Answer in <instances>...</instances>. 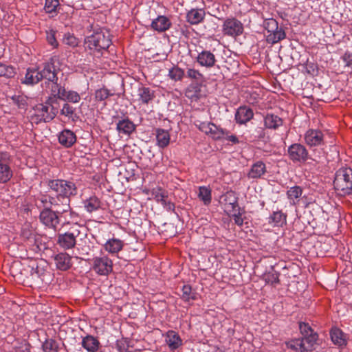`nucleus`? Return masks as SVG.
Listing matches in <instances>:
<instances>
[{
  "label": "nucleus",
  "instance_id": "obj_57",
  "mask_svg": "<svg viewBox=\"0 0 352 352\" xmlns=\"http://www.w3.org/2000/svg\"><path fill=\"white\" fill-rule=\"evenodd\" d=\"M12 100L14 104H16L19 108H24L25 102L21 99L20 96H14L12 98Z\"/></svg>",
  "mask_w": 352,
  "mask_h": 352
},
{
  "label": "nucleus",
  "instance_id": "obj_20",
  "mask_svg": "<svg viewBox=\"0 0 352 352\" xmlns=\"http://www.w3.org/2000/svg\"><path fill=\"white\" fill-rule=\"evenodd\" d=\"M170 20L166 16H158L151 23V28L159 32H163L168 30L171 26Z\"/></svg>",
  "mask_w": 352,
  "mask_h": 352
},
{
  "label": "nucleus",
  "instance_id": "obj_24",
  "mask_svg": "<svg viewBox=\"0 0 352 352\" xmlns=\"http://www.w3.org/2000/svg\"><path fill=\"white\" fill-rule=\"evenodd\" d=\"M56 267L60 270H67L72 266V257L67 253H59L54 256Z\"/></svg>",
  "mask_w": 352,
  "mask_h": 352
},
{
  "label": "nucleus",
  "instance_id": "obj_14",
  "mask_svg": "<svg viewBox=\"0 0 352 352\" xmlns=\"http://www.w3.org/2000/svg\"><path fill=\"white\" fill-rule=\"evenodd\" d=\"M70 199L66 197H54L52 206L54 208V212L58 214L66 213L70 210Z\"/></svg>",
  "mask_w": 352,
  "mask_h": 352
},
{
  "label": "nucleus",
  "instance_id": "obj_45",
  "mask_svg": "<svg viewBox=\"0 0 352 352\" xmlns=\"http://www.w3.org/2000/svg\"><path fill=\"white\" fill-rule=\"evenodd\" d=\"M331 338L333 342L339 346H342L345 344V340L343 338L342 332L336 329L331 332Z\"/></svg>",
  "mask_w": 352,
  "mask_h": 352
},
{
  "label": "nucleus",
  "instance_id": "obj_18",
  "mask_svg": "<svg viewBox=\"0 0 352 352\" xmlns=\"http://www.w3.org/2000/svg\"><path fill=\"white\" fill-rule=\"evenodd\" d=\"M6 157L7 154L0 153V183L2 184L8 182L12 177V171L10 167L3 162Z\"/></svg>",
  "mask_w": 352,
  "mask_h": 352
},
{
  "label": "nucleus",
  "instance_id": "obj_48",
  "mask_svg": "<svg viewBox=\"0 0 352 352\" xmlns=\"http://www.w3.org/2000/svg\"><path fill=\"white\" fill-rule=\"evenodd\" d=\"M153 195H154L155 200L162 204H165L166 201L168 199V192L161 188L155 189Z\"/></svg>",
  "mask_w": 352,
  "mask_h": 352
},
{
  "label": "nucleus",
  "instance_id": "obj_43",
  "mask_svg": "<svg viewBox=\"0 0 352 352\" xmlns=\"http://www.w3.org/2000/svg\"><path fill=\"white\" fill-rule=\"evenodd\" d=\"M114 94L111 93L110 91L104 87L97 89L94 94V98L96 101L102 102L104 101L111 96Z\"/></svg>",
  "mask_w": 352,
  "mask_h": 352
},
{
  "label": "nucleus",
  "instance_id": "obj_25",
  "mask_svg": "<svg viewBox=\"0 0 352 352\" xmlns=\"http://www.w3.org/2000/svg\"><path fill=\"white\" fill-rule=\"evenodd\" d=\"M39 74L40 72L38 69L28 68L24 78L21 80V83L27 85L37 84L41 80V77Z\"/></svg>",
  "mask_w": 352,
  "mask_h": 352
},
{
  "label": "nucleus",
  "instance_id": "obj_33",
  "mask_svg": "<svg viewBox=\"0 0 352 352\" xmlns=\"http://www.w3.org/2000/svg\"><path fill=\"white\" fill-rule=\"evenodd\" d=\"M287 215L282 211H275L269 217V223L274 226H282L286 223Z\"/></svg>",
  "mask_w": 352,
  "mask_h": 352
},
{
  "label": "nucleus",
  "instance_id": "obj_6",
  "mask_svg": "<svg viewBox=\"0 0 352 352\" xmlns=\"http://www.w3.org/2000/svg\"><path fill=\"white\" fill-rule=\"evenodd\" d=\"M287 154L289 160L294 163H303L310 159L305 146L299 143L290 145L287 149Z\"/></svg>",
  "mask_w": 352,
  "mask_h": 352
},
{
  "label": "nucleus",
  "instance_id": "obj_56",
  "mask_svg": "<svg viewBox=\"0 0 352 352\" xmlns=\"http://www.w3.org/2000/svg\"><path fill=\"white\" fill-rule=\"evenodd\" d=\"M241 209L239 210H236V212H233L232 214L234 223L239 226H241L243 223V219L241 218Z\"/></svg>",
  "mask_w": 352,
  "mask_h": 352
},
{
  "label": "nucleus",
  "instance_id": "obj_9",
  "mask_svg": "<svg viewBox=\"0 0 352 352\" xmlns=\"http://www.w3.org/2000/svg\"><path fill=\"white\" fill-rule=\"evenodd\" d=\"M93 270L100 275H108L113 270L112 261L107 256L96 257L93 261Z\"/></svg>",
  "mask_w": 352,
  "mask_h": 352
},
{
  "label": "nucleus",
  "instance_id": "obj_21",
  "mask_svg": "<svg viewBox=\"0 0 352 352\" xmlns=\"http://www.w3.org/2000/svg\"><path fill=\"white\" fill-rule=\"evenodd\" d=\"M82 347L88 352H97L101 346L100 341L97 338L87 335L82 340Z\"/></svg>",
  "mask_w": 352,
  "mask_h": 352
},
{
  "label": "nucleus",
  "instance_id": "obj_54",
  "mask_svg": "<svg viewBox=\"0 0 352 352\" xmlns=\"http://www.w3.org/2000/svg\"><path fill=\"white\" fill-rule=\"evenodd\" d=\"M287 348L300 351V338L289 340L286 342Z\"/></svg>",
  "mask_w": 352,
  "mask_h": 352
},
{
  "label": "nucleus",
  "instance_id": "obj_1",
  "mask_svg": "<svg viewBox=\"0 0 352 352\" xmlns=\"http://www.w3.org/2000/svg\"><path fill=\"white\" fill-rule=\"evenodd\" d=\"M109 32L104 28H98L94 33L85 38V47L95 52L106 50L111 44Z\"/></svg>",
  "mask_w": 352,
  "mask_h": 352
},
{
  "label": "nucleus",
  "instance_id": "obj_36",
  "mask_svg": "<svg viewBox=\"0 0 352 352\" xmlns=\"http://www.w3.org/2000/svg\"><path fill=\"white\" fill-rule=\"evenodd\" d=\"M58 6V0H45L44 10L46 13L51 14V16L53 17L59 12Z\"/></svg>",
  "mask_w": 352,
  "mask_h": 352
},
{
  "label": "nucleus",
  "instance_id": "obj_58",
  "mask_svg": "<svg viewBox=\"0 0 352 352\" xmlns=\"http://www.w3.org/2000/svg\"><path fill=\"white\" fill-rule=\"evenodd\" d=\"M47 40L51 45L54 47H56L58 45V42L56 41V39L55 38L54 32H52L47 34Z\"/></svg>",
  "mask_w": 352,
  "mask_h": 352
},
{
  "label": "nucleus",
  "instance_id": "obj_11",
  "mask_svg": "<svg viewBox=\"0 0 352 352\" xmlns=\"http://www.w3.org/2000/svg\"><path fill=\"white\" fill-rule=\"evenodd\" d=\"M40 221L50 228H55L59 223L58 214L51 208L43 209L40 212Z\"/></svg>",
  "mask_w": 352,
  "mask_h": 352
},
{
  "label": "nucleus",
  "instance_id": "obj_22",
  "mask_svg": "<svg viewBox=\"0 0 352 352\" xmlns=\"http://www.w3.org/2000/svg\"><path fill=\"white\" fill-rule=\"evenodd\" d=\"M45 87L50 89L51 96L50 97H54L56 100L61 99L64 96L65 87L61 86L58 82V80L45 81Z\"/></svg>",
  "mask_w": 352,
  "mask_h": 352
},
{
  "label": "nucleus",
  "instance_id": "obj_23",
  "mask_svg": "<svg viewBox=\"0 0 352 352\" xmlns=\"http://www.w3.org/2000/svg\"><path fill=\"white\" fill-rule=\"evenodd\" d=\"M266 172L265 164L262 161H257L252 165L247 176L249 179H258L264 175Z\"/></svg>",
  "mask_w": 352,
  "mask_h": 352
},
{
  "label": "nucleus",
  "instance_id": "obj_8",
  "mask_svg": "<svg viewBox=\"0 0 352 352\" xmlns=\"http://www.w3.org/2000/svg\"><path fill=\"white\" fill-rule=\"evenodd\" d=\"M56 61L57 58L53 57L44 63L43 69L39 71L41 80L44 79L46 81L58 80V74L60 69L55 65Z\"/></svg>",
  "mask_w": 352,
  "mask_h": 352
},
{
  "label": "nucleus",
  "instance_id": "obj_29",
  "mask_svg": "<svg viewBox=\"0 0 352 352\" xmlns=\"http://www.w3.org/2000/svg\"><path fill=\"white\" fill-rule=\"evenodd\" d=\"M166 342L171 350L177 349L182 344L179 336L173 331H168Z\"/></svg>",
  "mask_w": 352,
  "mask_h": 352
},
{
  "label": "nucleus",
  "instance_id": "obj_27",
  "mask_svg": "<svg viewBox=\"0 0 352 352\" xmlns=\"http://www.w3.org/2000/svg\"><path fill=\"white\" fill-rule=\"evenodd\" d=\"M283 120L276 115L267 113L264 118L265 128L276 130L283 125Z\"/></svg>",
  "mask_w": 352,
  "mask_h": 352
},
{
  "label": "nucleus",
  "instance_id": "obj_59",
  "mask_svg": "<svg viewBox=\"0 0 352 352\" xmlns=\"http://www.w3.org/2000/svg\"><path fill=\"white\" fill-rule=\"evenodd\" d=\"M22 236H23V237H24L27 239H30L33 238L34 233L32 231H31L30 230L23 229L22 231Z\"/></svg>",
  "mask_w": 352,
  "mask_h": 352
},
{
  "label": "nucleus",
  "instance_id": "obj_46",
  "mask_svg": "<svg viewBox=\"0 0 352 352\" xmlns=\"http://www.w3.org/2000/svg\"><path fill=\"white\" fill-rule=\"evenodd\" d=\"M279 273L272 270V272H269L265 273L263 275V279L265 281L271 285L279 283Z\"/></svg>",
  "mask_w": 352,
  "mask_h": 352
},
{
  "label": "nucleus",
  "instance_id": "obj_19",
  "mask_svg": "<svg viewBox=\"0 0 352 352\" xmlns=\"http://www.w3.org/2000/svg\"><path fill=\"white\" fill-rule=\"evenodd\" d=\"M318 340L317 333H311L310 335L303 336L300 338V352L311 351L314 349V345Z\"/></svg>",
  "mask_w": 352,
  "mask_h": 352
},
{
  "label": "nucleus",
  "instance_id": "obj_26",
  "mask_svg": "<svg viewBox=\"0 0 352 352\" xmlns=\"http://www.w3.org/2000/svg\"><path fill=\"white\" fill-rule=\"evenodd\" d=\"M155 135L157 140V145L161 148H164L167 147L170 143V134L167 130L163 129H156Z\"/></svg>",
  "mask_w": 352,
  "mask_h": 352
},
{
  "label": "nucleus",
  "instance_id": "obj_44",
  "mask_svg": "<svg viewBox=\"0 0 352 352\" xmlns=\"http://www.w3.org/2000/svg\"><path fill=\"white\" fill-rule=\"evenodd\" d=\"M64 96L60 100L68 101L69 102L77 103L80 100V96L78 93L74 91H66L65 89Z\"/></svg>",
  "mask_w": 352,
  "mask_h": 352
},
{
  "label": "nucleus",
  "instance_id": "obj_16",
  "mask_svg": "<svg viewBox=\"0 0 352 352\" xmlns=\"http://www.w3.org/2000/svg\"><path fill=\"white\" fill-rule=\"evenodd\" d=\"M197 61L201 66L211 68L214 66L216 58L210 51L203 50L198 54Z\"/></svg>",
  "mask_w": 352,
  "mask_h": 352
},
{
  "label": "nucleus",
  "instance_id": "obj_35",
  "mask_svg": "<svg viewBox=\"0 0 352 352\" xmlns=\"http://www.w3.org/2000/svg\"><path fill=\"white\" fill-rule=\"evenodd\" d=\"M138 96L141 102L148 104L154 98V93L148 87H140Z\"/></svg>",
  "mask_w": 352,
  "mask_h": 352
},
{
  "label": "nucleus",
  "instance_id": "obj_61",
  "mask_svg": "<svg viewBox=\"0 0 352 352\" xmlns=\"http://www.w3.org/2000/svg\"><path fill=\"white\" fill-rule=\"evenodd\" d=\"M166 210L170 211H173L175 210V205L173 203H172L170 201H168V199L166 201L165 204H162Z\"/></svg>",
  "mask_w": 352,
  "mask_h": 352
},
{
  "label": "nucleus",
  "instance_id": "obj_5",
  "mask_svg": "<svg viewBox=\"0 0 352 352\" xmlns=\"http://www.w3.org/2000/svg\"><path fill=\"white\" fill-rule=\"evenodd\" d=\"M80 229H83V228L78 224H74L68 231L58 234V244L65 250L74 248L76 244V239L81 234Z\"/></svg>",
  "mask_w": 352,
  "mask_h": 352
},
{
  "label": "nucleus",
  "instance_id": "obj_34",
  "mask_svg": "<svg viewBox=\"0 0 352 352\" xmlns=\"http://www.w3.org/2000/svg\"><path fill=\"white\" fill-rule=\"evenodd\" d=\"M286 34L285 31L278 27V30L274 32H270L266 35V41L269 43L275 44L280 41L283 40Z\"/></svg>",
  "mask_w": 352,
  "mask_h": 352
},
{
  "label": "nucleus",
  "instance_id": "obj_3",
  "mask_svg": "<svg viewBox=\"0 0 352 352\" xmlns=\"http://www.w3.org/2000/svg\"><path fill=\"white\" fill-rule=\"evenodd\" d=\"M35 111L41 120L49 122L54 119L58 113V102L54 97H48L43 104H38Z\"/></svg>",
  "mask_w": 352,
  "mask_h": 352
},
{
  "label": "nucleus",
  "instance_id": "obj_60",
  "mask_svg": "<svg viewBox=\"0 0 352 352\" xmlns=\"http://www.w3.org/2000/svg\"><path fill=\"white\" fill-rule=\"evenodd\" d=\"M256 133H257V135L256 136L257 138L261 140V139H263L265 137V129H263V128H258L256 130Z\"/></svg>",
  "mask_w": 352,
  "mask_h": 352
},
{
  "label": "nucleus",
  "instance_id": "obj_31",
  "mask_svg": "<svg viewBox=\"0 0 352 352\" xmlns=\"http://www.w3.org/2000/svg\"><path fill=\"white\" fill-rule=\"evenodd\" d=\"M205 16L204 10L200 9H192L187 13V21L190 24H198L204 19Z\"/></svg>",
  "mask_w": 352,
  "mask_h": 352
},
{
  "label": "nucleus",
  "instance_id": "obj_28",
  "mask_svg": "<svg viewBox=\"0 0 352 352\" xmlns=\"http://www.w3.org/2000/svg\"><path fill=\"white\" fill-rule=\"evenodd\" d=\"M117 130L120 133L130 135L135 129V125L129 119H123L117 124Z\"/></svg>",
  "mask_w": 352,
  "mask_h": 352
},
{
  "label": "nucleus",
  "instance_id": "obj_12",
  "mask_svg": "<svg viewBox=\"0 0 352 352\" xmlns=\"http://www.w3.org/2000/svg\"><path fill=\"white\" fill-rule=\"evenodd\" d=\"M221 203L223 204L225 210L231 213L240 210L238 204V197L233 191L227 192L221 197Z\"/></svg>",
  "mask_w": 352,
  "mask_h": 352
},
{
  "label": "nucleus",
  "instance_id": "obj_15",
  "mask_svg": "<svg viewBox=\"0 0 352 352\" xmlns=\"http://www.w3.org/2000/svg\"><path fill=\"white\" fill-rule=\"evenodd\" d=\"M58 142L65 148H70L76 142L77 138L76 134L71 130L64 129L58 136Z\"/></svg>",
  "mask_w": 352,
  "mask_h": 352
},
{
  "label": "nucleus",
  "instance_id": "obj_13",
  "mask_svg": "<svg viewBox=\"0 0 352 352\" xmlns=\"http://www.w3.org/2000/svg\"><path fill=\"white\" fill-rule=\"evenodd\" d=\"M305 140L310 146H320L324 144V135L319 130L309 129L305 135Z\"/></svg>",
  "mask_w": 352,
  "mask_h": 352
},
{
  "label": "nucleus",
  "instance_id": "obj_51",
  "mask_svg": "<svg viewBox=\"0 0 352 352\" xmlns=\"http://www.w3.org/2000/svg\"><path fill=\"white\" fill-rule=\"evenodd\" d=\"M264 27L267 32V34L270 32H274L278 30V22L273 19H270L265 21Z\"/></svg>",
  "mask_w": 352,
  "mask_h": 352
},
{
  "label": "nucleus",
  "instance_id": "obj_4",
  "mask_svg": "<svg viewBox=\"0 0 352 352\" xmlns=\"http://www.w3.org/2000/svg\"><path fill=\"white\" fill-rule=\"evenodd\" d=\"M48 186L59 197L69 198L77 194V188L72 182L64 179H52L48 182Z\"/></svg>",
  "mask_w": 352,
  "mask_h": 352
},
{
  "label": "nucleus",
  "instance_id": "obj_62",
  "mask_svg": "<svg viewBox=\"0 0 352 352\" xmlns=\"http://www.w3.org/2000/svg\"><path fill=\"white\" fill-rule=\"evenodd\" d=\"M228 140L234 144L239 143V140L236 135H230Z\"/></svg>",
  "mask_w": 352,
  "mask_h": 352
},
{
  "label": "nucleus",
  "instance_id": "obj_49",
  "mask_svg": "<svg viewBox=\"0 0 352 352\" xmlns=\"http://www.w3.org/2000/svg\"><path fill=\"white\" fill-rule=\"evenodd\" d=\"M14 69L12 67L0 63V76L11 78L14 76Z\"/></svg>",
  "mask_w": 352,
  "mask_h": 352
},
{
  "label": "nucleus",
  "instance_id": "obj_7",
  "mask_svg": "<svg viewBox=\"0 0 352 352\" xmlns=\"http://www.w3.org/2000/svg\"><path fill=\"white\" fill-rule=\"evenodd\" d=\"M243 25L242 23L236 18L226 19L222 25V32L224 35L236 37L242 34Z\"/></svg>",
  "mask_w": 352,
  "mask_h": 352
},
{
  "label": "nucleus",
  "instance_id": "obj_40",
  "mask_svg": "<svg viewBox=\"0 0 352 352\" xmlns=\"http://www.w3.org/2000/svg\"><path fill=\"white\" fill-rule=\"evenodd\" d=\"M186 76L196 82H202L204 80V75L194 68L188 67Z\"/></svg>",
  "mask_w": 352,
  "mask_h": 352
},
{
  "label": "nucleus",
  "instance_id": "obj_53",
  "mask_svg": "<svg viewBox=\"0 0 352 352\" xmlns=\"http://www.w3.org/2000/svg\"><path fill=\"white\" fill-rule=\"evenodd\" d=\"M299 329L302 336H307L310 335L311 333H315L308 323L302 322H300Z\"/></svg>",
  "mask_w": 352,
  "mask_h": 352
},
{
  "label": "nucleus",
  "instance_id": "obj_30",
  "mask_svg": "<svg viewBox=\"0 0 352 352\" xmlns=\"http://www.w3.org/2000/svg\"><path fill=\"white\" fill-rule=\"evenodd\" d=\"M124 246V242L118 239L108 240L104 244V249L109 253L116 254L119 252Z\"/></svg>",
  "mask_w": 352,
  "mask_h": 352
},
{
  "label": "nucleus",
  "instance_id": "obj_52",
  "mask_svg": "<svg viewBox=\"0 0 352 352\" xmlns=\"http://www.w3.org/2000/svg\"><path fill=\"white\" fill-rule=\"evenodd\" d=\"M74 111L75 109L72 106L68 103H65L60 110V113L67 117L72 118L74 114Z\"/></svg>",
  "mask_w": 352,
  "mask_h": 352
},
{
  "label": "nucleus",
  "instance_id": "obj_41",
  "mask_svg": "<svg viewBox=\"0 0 352 352\" xmlns=\"http://www.w3.org/2000/svg\"><path fill=\"white\" fill-rule=\"evenodd\" d=\"M199 198L203 201L205 205H208L211 202V190L206 186H200L198 193Z\"/></svg>",
  "mask_w": 352,
  "mask_h": 352
},
{
  "label": "nucleus",
  "instance_id": "obj_10",
  "mask_svg": "<svg viewBox=\"0 0 352 352\" xmlns=\"http://www.w3.org/2000/svg\"><path fill=\"white\" fill-rule=\"evenodd\" d=\"M195 125L202 132L210 135L213 139H221L224 135V131L219 128L217 125L212 122H198Z\"/></svg>",
  "mask_w": 352,
  "mask_h": 352
},
{
  "label": "nucleus",
  "instance_id": "obj_17",
  "mask_svg": "<svg viewBox=\"0 0 352 352\" xmlns=\"http://www.w3.org/2000/svg\"><path fill=\"white\" fill-rule=\"evenodd\" d=\"M253 116L254 113L251 108L246 106H241L236 110L235 120L237 123L242 124L250 121Z\"/></svg>",
  "mask_w": 352,
  "mask_h": 352
},
{
  "label": "nucleus",
  "instance_id": "obj_38",
  "mask_svg": "<svg viewBox=\"0 0 352 352\" xmlns=\"http://www.w3.org/2000/svg\"><path fill=\"white\" fill-rule=\"evenodd\" d=\"M54 197L47 195H41L36 199V206L38 208H50L52 206Z\"/></svg>",
  "mask_w": 352,
  "mask_h": 352
},
{
  "label": "nucleus",
  "instance_id": "obj_55",
  "mask_svg": "<svg viewBox=\"0 0 352 352\" xmlns=\"http://www.w3.org/2000/svg\"><path fill=\"white\" fill-rule=\"evenodd\" d=\"M342 60L345 63V66L352 69V53L346 52L342 56Z\"/></svg>",
  "mask_w": 352,
  "mask_h": 352
},
{
  "label": "nucleus",
  "instance_id": "obj_47",
  "mask_svg": "<svg viewBox=\"0 0 352 352\" xmlns=\"http://www.w3.org/2000/svg\"><path fill=\"white\" fill-rule=\"evenodd\" d=\"M182 298L185 301H189L190 299H196L195 294L192 292L190 285H184L183 286Z\"/></svg>",
  "mask_w": 352,
  "mask_h": 352
},
{
  "label": "nucleus",
  "instance_id": "obj_42",
  "mask_svg": "<svg viewBox=\"0 0 352 352\" xmlns=\"http://www.w3.org/2000/svg\"><path fill=\"white\" fill-rule=\"evenodd\" d=\"M184 75V71L177 65L173 66L168 71L169 78L175 81L182 80Z\"/></svg>",
  "mask_w": 352,
  "mask_h": 352
},
{
  "label": "nucleus",
  "instance_id": "obj_37",
  "mask_svg": "<svg viewBox=\"0 0 352 352\" xmlns=\"http://www.w3.org/2000/svg\"><path fill=\"white\" fill-rule=\"evenodd\" d=\"M302 190L301 187L295 186L291 187L287 192V195L290 201L293 204H296L299 201V198L302 196Z\"/></svg>",
  "mask_w": 352,
  "mask_h": 352
},
{
  "label": "nucleus",
  "instance_id": "obj_64",
  "mask_svg": "<svg viewBox=\"0 0 352 352\" xmlns=\"http://www.w3.org/2000/svg\"><path fill=\"white\" fill-rule=\"evenodd\" d=\"M191 93V91L190 89H188L186 91V96L189 98H192L193 97H197L195 94H190Z\"/></svg>",
  "mask_w": 352,
  "mask_h": 352
},
{
  "label": "nucleus",
  "instance_id": "obj_32",
  "mask_svg": "<svg viewBox=\"0 0 352 352\" xmlns=\"http://www.w3.org/2000/svg\"><path fill=\"white\" fill-rule=\"evenodd\" d=\"M84 206L87 212H92L101 208L102 202L98 197L93 195L84 201Z\"/></svg>",
  "mask_w": 352,
  "mask_h": 352
},
{
  "label": "nucleus",
  "instance_id": "obj_50",
  "mask_svg": "<svg viewBox=\"0 0 352 352\" xmlns=\"http://www.w3.org/2000/svg\"><path fill=\"white\" fill-rule=\"evenodd\" d=\"M63 43L67 45L74 47L78 45V41L73 34L68 33L64 35Z\"/></svg>",
  "mask_w": 352,
  "mask_h": 352
},
{
  "label": "nucleus",
  "instance_id": "obj_63",
  "mask_svg": "<svg viewBox=\"0 0 352 352\" xmlns=\"http://www.w3.org/2000/svg\"><path fill=\"white\" fill-rule=\"evenodd\" d=\"M72 352H85L82 347H75L72 349Z\"/></svg>",
  "mask_w": 352,
  "mask_h": 352
},
{
  "label": "nucleus",
  "instance_id": "obj_39",
  "mask_svg": "<svg viewBox=\"0 0 352 352\" xmlns=\"http://www.w3.org/2000/svg\"><path fill=\"white\" fill-rule=\"evenodd\" d=\"M43 352H58L59 344L58 342L52 338H47L42 344Z\"/></svg>",
  "mask_w": 352,
  "mask_h": 352
},
{
  "label": "nucleus",
  "instance_id": "obj_2",
  "mask_svg": "<svg viewBox=\"0 0 352 352\" xmlns=\"http://www.w3.org/2000/svg\"><path fill=\"white\" fill-rule=\"evenodd\" d=\"M333 186L340 195H350L352 192V169L349 167L338 169L336 173Z\"/></svg>",
  "mask_w": 352,
  "mask_h": 352
}]
</instances>
